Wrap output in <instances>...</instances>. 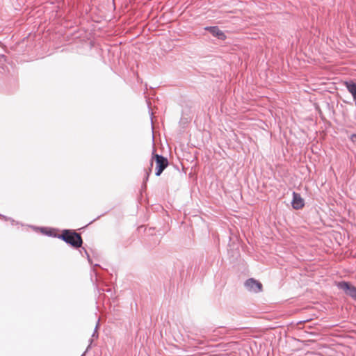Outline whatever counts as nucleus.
<instances>
[{"instance_id":"1","label":"nucleus","mask_w":356,"mask_h":356,"mask_svg":"<svg viewBox=\"0 0 356 356\" xmlns=\"http://www.w3.org/2000/svg\"><path fill=\"white\" fill-rule=\"evenodd\" d=\"M58 238L76 248L81 247L83 243L81 235L72 230H63Z\"/></svg>"},{"instance_id":"2","label":"nucleus","mask_w":356,"mask_h":356,"mask_svg":"<svg viewBox=\"0 0 356 356\" xmlns=\"http://www.w3.org/2000/svg\"><path fill=\"white\" fill-rule=\"evenodd\" d=\"M153 160H155L156 162V176H160L163 171L168 167V161L167 158L164 157L162 155L154 154L153 153L152 156Z\"/></svg>"},{"instance_id":"3","label":"nucleus","mask_w":356,"mask_h":356,"mask_svg":"<svg viewBox=\"0 0 356 356\" xmlns=\"http://www.w3.org/2000/svg\"><path fill=\"white\" fill-rule=\"evenodd\" d=\"M247 291L251 293H259L262 291V284L254 278H249L244 282Z\"/></svg>"},{"instance_id":"4","label":"nucleus","mask_w":356,"mask_h":356,"mask_svg":"<svg viewBox=\"0 0 356 356\" xmlns=\"http://www.w3.org/2000/svg\"><path fill=\"white\" fill-rule=\"evenodd\" d=\"M337 287L343 290L346 295L356 301V287L348 282L341 281L337 283Z\"/></svg>"},{"instance_id":"5","label":"nucleus","mask_w":356,"mask_h":356,"mask_svg":"<svg viewBox=\"0 0 356 356\" xmlns=\"http://www.w3.org/2000/svg\"><path fill=\"white\" fill-rule=\"evenodd\" d=\"M204 29L219 40H224L226 39V35L218 26H207Z\"/></svg>"},{"instance_id":"6","label":"nucleus","mask_w":356,"mask_h":356,"mask_svg":"<svg viewBox=\"0 0 356 356\" xmlns=\"http://www.w3.org/2000/svg\"><path fill=\"white\" fill-rule=\"evenodd\" d=\"M291 204L293 209H300L304 207V200L299 193H293V200Z\"/></svg>"},{"instance_id":"7","label":"nucleus","mask_w":356,"mask_h":356,"mask_svg":"<svg viewBox=\"0 0 356 356\" xmlns=\"http://www.w3.org/2000/svg\"><path fill=\"white\" fill-rule=\"evenodd\" d=\"M153 165H154V161H153V159H152L149 162V167L148 168V170L146 172V176H145V180H144V186H146V182L147 181V180L149 179V176L152 171Z\"/></svg>"},{"instance_id":"8","label":"nucleus","mask_w":356,"mask_h":356,"mask_svg":"<svg viewBox=\"0 0 356 356\" xmlns=\"http://www.w3.org/2000/svg\"><path fill=\"white\" fill-rule=\"evenodd\" d=\"M98 323L95 326V331L92 335V337H95V338H97L98 337V334H97V329L98 327Z\"/></svg>"},{"instance_id":"9","label":"nucleus","mask_w":356,"mask_h":356,"mask_svg":"<svg viewBox=\"0 0 356 356\" xmlns=\"http://www.w3.org/2000/svg\"><path fill=\"white\" fill-rule=\"evenodd\" d=\"M350 139L353 143H356V134L351 135Z\"/></svg>"},{"instance_id":"10","label":"nucleus","mask_w":356,"mask_h":356,"mask_svg":"<svg viewBox=\"0 0 356 356\" xmlns=\"http://www.w3.org/2000/svg\"><path fill=\"white\" fill-rule=\"evenodd\" d=\"M85 251V254H86V256H87V258H88V260L89 262H90V256H89V254L88 253V252L84 249L83 248Z\"/></svg>"},{"instance_id":"11","label":"nucleus","mask_w":356,"mask_h":356,"mask_svg":"<svg viewBox=\"0 0 356 356\" xmlns=\"http://www.w3.org/2000/svg\"><path fill=\"white\" fill-rule=\"evenodd\" d=\"M90 343L88 345V348H87L86 350H88L90 348V344H91V343H92V339H90Z\"/></svg>"},{"instance_id":"12","label":"nucleus","mask_w":356,"mask_h":356,"mask_svg":"<svg viewBox=\"0 0 356 356\" xmlns=\"http://www.w3.org/2000/svg\"><path fill=\"white\" fill-rule=\"evenodd\" d=\"M46 234H47V235H51V234H50V233H47V232H46Z\"/></svg>"}]
</instances>
